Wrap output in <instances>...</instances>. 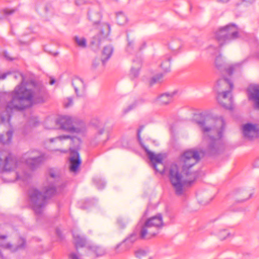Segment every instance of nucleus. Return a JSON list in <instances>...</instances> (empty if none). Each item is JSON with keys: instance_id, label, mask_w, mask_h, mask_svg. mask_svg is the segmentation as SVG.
<instances>
[{"instance_id": "nucleus-1", "label": "nucleus", "mask_w": 259, "mask_h": 259, "mask_svg": "<svg viewBox=\"0 0 259 259\" xmlns=\"http://www.w3.org/2000/svg\"><path fill=\"white\" fill-rule=\"evenodd\" d=\"M15 79L21 78V83L11 93H4L1 100L10 98L5 105V111L2 114L1 121L10 124L13 111H21L30 107L34 104L42 103L46 101V92L43 88H37L33 84H26L24 75L21 73L14 75Z\"/></svg>"}, {"instance_id": "nucleus-2", "label": "nucleus", "mask_w": 259, "mask_h": 259, "mask_svg": "<svg viewBox=\"0 0 259 259\" xmlns=\"http://www.w3.org/2000/svg\"><path fill=\"white\" fill-rule=\"evenodd\" d=\"M200 155L195 149L186 151L181 155L182 172L187 178L184 179L176 164H171L169 168L168 177L176 194L181 196L184 192L185 185L191 184L197 178L198 174L192 170L193 167L199 161Z\"/></svg>"}, {"instance_id": "nucleus-3", "label": "nucleus", "mask_w": 259, "mask_h": 259, "mask_svg": "<svg viewBox=\"0 0 259 259\" xmlns=\"http://www.w3.org/2000/svg\"><path fill=\"white\" fill-rule=\"evenodd\" d=\"M196 123L203 133V141L207 144L205 152L210 155L218 154L224 149L221 140L225 127L223 118L214 120L209 117H202Z\"/></svg>"}, {"instance_id": "nucleus-4", "label": "nucleus", "mask_w": 259, "mask_h": 259, "mask_svg": "<svg viewBox=\"0 0 259 259\" xmlns=\"http://www.w3.org/2000/svg\"><path fill=\"white\" fill-rule=\"evenodd\" d=\"M57 193V190L53 184L44 186V194L36 188H30L28 192V200L34 212L36 214H41L47 203V199Z\"/></svg>"}, {"instance_id": "nucleus-5", "label": "nucleus", "mask_w": 259, "mask_h": 259, "mask_svg": "<svg viewBox=\"0 0 259 259\" xmlns=\"http://www.w3.org/2000/svg\"><path fill=\"white\" fill-rule=\"evenodd\" d=\"M72 118L69 116H63L58 117L55 121L49 120L46 122L47 129H61L71 133L83 134L86 130L85 123L80 121L78 126H74Z\"/></svg>"}, {"instance_id": "nucleus-6", "label": "nucleus", "mask_w": 259, "mask_h": 259, "mask_svg": "<svg viewBox=\"0 0 259 259\" xmlns=\"http://www.w3.org/2000/svg\"><path fill=\"white\" fill-rule=\"evenodd\" d=\"M161 214L148 219L141 227L139 236L141 239H149L157 235L163 226Z\"/></svg>"}, {"instance_id": "nucleus-7", "label": "nucleus", "mask_w": 259, "mask_h": 259, "mask_svg": "<svg viewBox=\"0 0 259 259\" xmlns=\"http://www.w3.org/2000/svg\"><path fill=\"white\" fill-rule=\"evenodd\" d=\"M219 46L230 43L239 37V28L236 25L230 23L220 28L215 33Z\"/></svg>"}, {"instance_id": "nucleus-8", "label": "nucleus", "mask_w": 259, "mask_h": 259, "mask_svg": "<svg viewBox=\"0 0 259 259\" xmlns=\"http://www.w3.org/2000/svg\"><path fill=\"white\" fill-rule=\"evenodd\" d=\"M247 61V59H245L239 62L226 64L222 55H220L215 58V65L220 72L231 76L239 72L241 70L243 65Z\"/></svg>"}, {"instance_id": "nucleus-9", "label": "nucleus", "mask_w": 259, "mask_h": 259, "mask_svg": "<svg viewBox=\"0 0 259 259\" xmlns=\"http://www.w3.org/2000/svg\"><path fill=\"white\" fill-rule=\"evenodd\" d=\"M16 159L10 154L0 152V172L11 171L19 167Z\"/></svg>"}, {"instance_id": "nucleus-10", "label": "nucleus", "mask_w": 259, "mask_h": 259, "mask_svg": "<svg viewBox=\"0 0 259 259\" xmlns=\"http://www.w3.org/2000/svg\"><path fill=\"white\" fill-rule=\"evenodd\" d=\"M25 162L32 169H34L41 164L46 159L44 153L40 151L32 150L27 153Z\"/></svg>"}, {"instance_id": "nucleus-11", "label": "nucleus", "mask_w": 259, "mask_h": 259, "mask_svg": "<svg viewBox=\"0 0 259 259\" xmlns=\"http://www.w3.org/2000/svg\"><path fill=\"white\" fill-rule=\"evenodd\" d=\"M146 154L148 156L149 159L152 163L153 167L157 171L162 174L164 171L165 167L162 163V156L161 154H155L153 152L150 151L146 147L143 146Z\"/></svg>"}, {"instance_id": "nucleus-12", "label": "nucleus", "mask_w": 259, "mask_h": 259, "mask_svg": "<svg viewBox=\"0 0 259 259\" xmlns=\"http://www.w3.org/2000/svg\"><path fill=\"white\" fill-rule=\"evenodd\" d=\"M242 130L245 139L252 140L259 137V126L256 124L246 123L242 125Z\"/></svg>"}, {"instance_id": "nucleus-13", "label": "nucleus", "mask_w": 259, "mask_h": 259, "mask_svg": "<svg viewBox=\"0 0 259 259\" xmlns=\"http://www.w3.org/2000/svg\"><path fill=\"white\" fill-rule=\"evenodd\" d=\"M219 103L224 108L231 110L233 108V99L231 93L224 92L218 94Z\"/></svg>"}, {"instance_id": "nucleus-14", "label": "nucleus", "mask_w": 259, "mask_h": 259, "mask_svg": "<svg viewBox=\"0 0 259 259\" xmlns=\"http://www.w3.org/2000/svg\"><path fill=\"white\" fill-rule=\"evenodd\" d=\"M233 88V83L230 80L225 78L219 79L215 87L217 94L224 92L231 93Z\"/></svg>"}, {"instance_id": "nucleus-15", "label": "nucleus", "mask_w": 259, "mask_h": 259, "mask_svg": "<svg viewBox=\"0 0 259 259\" xmlns=\"http://www.w3.org/2000/svg\"><path fill=\"white\" fill-rule=\"evenodd\" d=\"M71 157L70 158V170L72 172H75L81 163L79 153L74 149L70 148Z\"/></svg>"}, {"instance_id": "nucleus-16", "label": "nucleus", "mask_w": 259, "mask_h": 259, "mask_svg": "<svg viewBox=\"0 0 259 259\" xmlns=\"http://www.w3.org/2000/svg\"><path fill=\"white\" fill-rule=\"evenodd\" d=\"M248 99L251 101L255 109L259 110V87L254 86L248 90Z\"/></svg>"}, {"instance_id": "nucleus-17", "label": "nucleus", "mask_w": 259, "mask_h": 259, "mask_svg": "<svg viewBox=\"0 0 259 259\" xmlns=\"http://www.w3.org/2000/svg\"><path fill=\"white\" fill-rule=\"evenodd\" d=\"M138 235L137 233L134 232L130 235L124 239L122 242L117 244L115 247V250H117L119 247L122 245H124L125 246L123 249V251L128 250L132 246V244L137 240Z\"/></svg>"}, {"instance_id": "nucleus-18", "label": "nucleus", "mask_w": 259, "mask_h": 259, "mask_svg": "<svg viewBox=\"0 0 259 259\" xmlns=\"http://www.w3.org/2000/svg\"><path fill=\"white\" fill-rule=\"evenodd\" d=\"M100 31L101 34L93 37L91 40V46L94 51L99 50L101 44L105 39L104 33L101 27L100 28Z\"/></svg>"}, {"instance_id": "nucleus-19", "label": "nucleus", "mask_w": 259, "mask_h": 259, "mask_svg": "<svg viewBox=\"0 0 259 259\" xmlns=\"http://www.w3.org/2000/svg\"><path fill=\"white\" fill-rule=\"evenodd\" d=\"M72 84L76 95L77 96H82L85 90V85L83 80L80 78L75 77L72 80Z\"/></svg>"}, {"instance_id": "nucleus-20", "label": "nucleus", "mask_w": 259, "mask_h": 259, "mask_svg": "<svg viewBox=\"0 0 259 259\" xmlns=\"http://www.w3.org/2000/svg\"><path fill=\"white\" fill-rule=\"evenodd\" d=\"M68 139H71L72 142L73 143V144H74V146L76 148H78L81 143V140L80 138L76 137H71L69 136H65V135L60 136H58V137H57L55 138H50L48 140V141L50 143H52L54 142H57L58 141H61L63 140Z\"/></svg>"}, {"instance_id": "nucleus-21", "label": "nucleus", "mask_w": 259, "mask_h": 259, "mask_svg": "<svg viewBox=\"0 0 259 259\" xmlns=\"http://www.w3.org/2000/svg\"><path fill=\"white\" fill-rule=\"evenodd\" d=\"M73 241L75 247L77 249L79 247H83L85 246L87 243L86 239L76 232H73Z\"/></svg>"}, {"instance_id": "nucleus-22", "label": "nucleus", "mask_w": 259, "mask_h": 259, "mask_svg": "<svg viewBox=\"0 0 259 259\" xmlns=\"http://www.w3.org/2000/svg\"><path fill=\"white\" fill-rule=\"evenodd\" d=\"M174 95V93L162 94L157 98V101L161 105L168 104L172 102Z\"/></svg>"}, {"instance_id": "nucleus-23", "label": "nucleus", "mask_w": 259, "mask_h": 259, "mask_svg": "<svg viewBox=\"0 0 259 259\" xmlns=\"http://www.w3.org/2000/svg\"><path fill=\"white\" fill-rule=\"evenodd\" d=\"M134 64L132 67L131 70V77L133 78L137 77L139 74V69L142 65V60L141 59H138L137 61H133Z\"/></svg>"}, {"instance_id": "nucleus-24", "label": "nucleus", "mask_w": 259, "mask_h": 259, "mask_svg": "<svg viewBox=\"0 0 259 259\" xmlns=\"http://www.w3.org/2000/svg\"><path fill=\"white\" fill-rule=\"evenodd\" d=\"M182 47V43L180 39L171 40L168 44V48L174 54L177 53Z\"/></svg>"}, {"instance_id": "nucleus-25", "label": "nucleus", "mask_w": 259, "mask_h": 259, "mask_svg": "<svg viewBox=\"0 0 259 259\" xmlns=\"http://www.w3.org/2000/svg\"><path fill=\"white\" fill-rule=\"evenodd\" d=\"M113 52V48L110 46H107L104 47L102 52V62L103 65L105 62L108 60L111 57Z\"/></svg>"}, {"instance_id": "nucleus-26", "label": "nucleus", "mask_w": 259, "mask_h": 259, "mask_svg": "<svg viewBox=\"0 0 259 259\" xmlns=\"http://www.w3.org/2000/svg\"><path fill=\"white\" fill-rule=\"evenodd\" d=\"M170 59L171 57L169 55H165L162 58L161 67L165 72H168L170 70Z\"/></svg>"}, {"instance_id": "nucleus-27", "label": "nucleus", "mask_w": 259, "mask_h": 259, "mask_svg": "<svg viewBox=\"0 0 259 259\" xmlns=\"http://www.w3.org/2000/svg\"><path fill=\"white\" fill-rule=\"evenodd\" d=\"M13 132L12 130L8 131L5 135H0V143L3 144H8L11 142Z\"/></svg>"}, {"instance_id": "nucleus-28", "label": "nucleus", "mask_w": 259, "mask_h": 259, "mask_svg": "<svg viewBox=\"0 0 259 259\" xmlns=\"http://www.w3.org/2000/svg\"><path fill=\"white\" fill-rule=\"evenodd\" d=\"M88 16L89 20L93 22V24H98L100 22L101 18V15L100 13L92 11L89 12Z\"/></svg>"}, {"instance_id": "nucleus-29", "label": "nucleus", "mask_w": 259, "mask_h": 259, "mask_svg": "<svg viewBox=\"0 0 259 259\" xmlns=\"http://www.w3.org/2000/svg\"><path fill=\"white\" fill-rule=\"evenodd\" d=\"M238 193V199H239V201H240L247 200L250 198L253 194V193L244 190H240Z\"/></svg>"}, {"instance_id": "nucleus-30", "label": "nucleus", "mask_w": 259, "mask_h": 259, "mask_svg": "<svg viewBox=\"0 0 259 259\" xmlns=\"http://www.w3.org/2000/svg\"><path fill=\"white\" fill-rule=\"evenodd\" d=\"M129 223V220L126 218L119 217L117 219V225L119 229H124Z\"/></svg>"}, {"instance_id": "nucleus-31", "label": "nucleus", "mask_w": 259, "mask_h": 259, "mask_svg": "<svg viewBox=\"0 0 259 259\" xmlns=\"http://www.w3.org/2000/svg\"><path fill=\"white\" fill-rule=\"evenodd\" d=\"M117 23L120 25H123L127 22V18L122 12H118L116 15Z\"/></svg>"}, {"instance_id": "nucleus-32", "label": "nucleus", "mask_w": 259, "mask_h": 259, "mask_svg": "<svg viewBox=\"0 0 259 259\" xmlns=\"http://www.w3.org/2000/svg\"><path fill=\"white\" fill-rule=\"evenodd\" d=\"M74 40L76 45L80 48H85L87 47V40L83 37L75 36Z\"/></svg>"}, {"instance_id": "nucleus-33", "label": "nucleus", "mask_w": 259, "mask_h": 259, "mask_svg": "<svg viewBox=\"0 0 259 259\" xmlns=\"http://www.w3.org/2000/svg\"><path fill=\"white\" fill-rule=\"evenodd\" d=\"M104 131L105 130L104 128H103L99 130V131H98V132L97 133L95 136V140L100 142H102L103 143L106 142V140L108 139V135H106L105 138H102L103 135L104 133Z\"/></svg>"}, {"instance_id": "nucleus-34", "label": "nucleus", "mask_w": 259, "mask_h": 259, "mask_svg": "<svg viewBox=\"0 0 259 259\" xmlns=\"http://www.w3.org/2000/svg\"><path fill=\"white\" fill-rule=\"evenodd\" d=\"M90 250L97 256H101L104 254L105 251L102 247L99 246H93L90 247Z\"/></svg>"}, {"instance_id": "nucleus-35", "label": "nucleus", "mask_w": 259, "mask_h": 259, "mask_svg": "<svg viewBox=\"0 0 259 259\" xmlns=\"http://www.w3.org/2000/svg\"><path fill=\"white\" fill-rule=\"evenodd\" d=\"M217 236L221 240H224L230 236V233L227 229L220 230L217 233Z\"/></svg>"}, {"instance_id": "nucleus-36", "label": "nucleus", "mask_w": 259, "mask_h": 259, "mask_svg": "<svg viewBox=\"0 0 259 259\" xmlns=\"http://www.w3.org/2000/svg\"><path fill=\"white\" fill-rule=\"evenodd\" d=\"M93 181L98 189H102L105 186V182L99 178H94Z\"/></svg>"}, {"instance_id": "nucleus-37", "label": "nucleus", "mask_w": 259, "mask_h": 259, "mask_svg": "<svg viewBox=\"0 0 259 259\" xmlns=\"http://www.w3.org/2000/svg\"><path fill=\"white\" fill-rule=\"evenodd\" d=\"M127 45L126 47V51L129 53H132L134 47V41L133 39H130L128 35H127Z\"/></svg>"}, {"instance_id": "nucleus-38", "label": "nucleus", "mask_w": 259, "mask_h": 259, "mask_svg": "<svg viewBox=\"0 0 259 259\" xmlns=\"http://www.w3.org/2000/svg\"><path fill=\"white\" fill-rule=\"evenodd\" d=\"M16 179L17 180H22L23 181H26L30 177L29 175L26 174L25 173H23V174H20L18 171H16L15 172Z\"/></svg>"}, {"instance_id": "nucleus-39", "label": "nucleus", "mask_w": 259, "mask_h": 259, "mask_svg": "<svg viewBox=\"0 0 259 259\" xmlns=\"http://www.w3.org/2000/svg\"><path fill=\"white\" fill-rule=\"evenodd\" d=\"M135 255L136 257L140 259L147 255V251L142 249H139L135 251Z\"/></svg>"}, {"instance_id": "nucleus-40", "label": "nucleus", "mask_w": 259, "mask_h": 259, "mask_svg": "<svg viewBox=\"0 0 259 259\" xmlns=\"http://www.w3.org/2000/svg\"><path fill=\"white\" fill-rule=\"evenodd\" d=\"M162 77H163L162 74H161V73L158 74L157 75H156L152 78V79L151 80L150 83L151 84H154L155 83L159 82L161 81V80L162 79Z\"/></svg>"}, {"instance_id": "nucleus-41", "label": "nucleus", "mask_w": 259, "mask_h": 259, "mask_svg": "<svg viewBox=\"0 0 259 259\" xmlns=\"http://www.w3.org/2000/svg\"><path fill=\"white\" fill-rule=\"evenodd\" d=\"M65 107H69L73 104V99L71 97L67 98L64 103Z\"/></svg>"}, {"instance_id": "nucleus-42", "label": "nucleus", "mask_w": 259, "mask_h": 259, "mask_svg": "<svg viewBox=\"0 0 259 259\" xmlns=\"http://www.w3.org/2000/svg\"><path fill=\"white\" fill-rule=\"evenodd\" d=\"M69 259H81L78 252H71L69 255Z\"/></svg>"}, {"instance_id": "nucleus-43", "label": "nucleus", "mask_w": 259, "mask_h": 259, "mask_svg": "<svg viewBox=\"0 0 259 259\" xmlns=\"http://www.w3.org/2000/svg\"><path fill=\"white\" fill-rule=\"evenodd\" d=\"M38 123V120L36 117H32L29 121V124L32 126H36Z\"/></svg>"}, {"instance_id": "nucleus-44", "label": "nucleus", "mask_w": 259, "mask_h": 259, "mask_svg": "<svg viewBox=\"0 0 259 259\" xmlns=\"http://www.w3.org/2000/svg\"><path fill=\"white\" fill-rule=\"evenodd\" d=\"M16 11V9H6L4 10V13L6 15H11L13 13H14Z\"/></svg>"}, {"instance_id": "nucleus-45", "label": "nucleus", "mask_w": 259, "mask_h": 259, "mask_svg": "<svg viewBox=\"0 0 259 259\" xmlns=\"http://www.w3.org/2000/svg\"><path fill=\"white\" fill-rule=\"evenodd\" d=\"M136 103H135L134 104L130 105L127 108L124 109V111H123L124 113H126L129 111L134 109L136 107Z\"/></svg>"}, {"instance_id": "nucleus-46", "label": "nucleus", "mask_w": 259, "mask_h": 259, "mask_svg": "<svg viewBox=\"0 0 259 259\" xmlns=\"http://www.w3.org/2000/svg\"><path fill=\"white\" fill-rule=\"evenodd\" d=\"M144 126H141L138 129V134H137V136H138V139L139 141L140 142H141V137H140V133L142 131V130H143Z\"/></svg>"}, {"instance_id": "nucleus-47", "label": "nucleus", "mask_w": 259, "mask_h": 259, "mask_svg": "<svg viewBox=\"0 0 259 259\" xmlns=\"http://www.w3.org/2000/svg\"><path fill=\"white\" fill-rule=\"evenodd\" d=\"M86 3V0H75V4L78 6L82 5Z\"/></svg>"}, {"instance_id": "nucleus-48", "label": "nucleus", "mask_w": 259, "mask_h": 259, "mask_svg": "<svg viewBox=\"0 0 259 259\" xmlns=\"http://www.w3.org/2000/svg\"><path fill=\"white\" fill-rule=\"evenodd\" d=\"M10 74H11L10 72H7L6 73H4L0 75V79H5L7 77V76Z\"/></svg>"}, {"instance_id": "nucleus-49", "label": "nucleus", "mask_w": 259, "mask_h": 259, "mask_svg": "<svg viewBox=\"0 0 259 259\" xmlns=\"http://www.w3.org/2000/svg\"><path fill=\"white\" fill-rule=\"evenodd\" d=\"M100 60L99 59H95L93 63V65L94 67H96L100 63Z\"/></svg>"}, {"instance_id": "nucleus-50", "label": "nucleus", "mask_w": 259, "mask_h": 259, "mask_svg": "<svg viewBox=\"0 0 259 259\" xmlns=\"http://www.w3.org/2000/svg\"><path fill=\"white\" fill-rule=\"evenodd\" d=\"M102 27H104V28H105L106 29L107 31H108V32L110 31V25L108 24H103L102 26Z\"/></svg>"}, {"instance_id": "nucleus-51", "label": "nucleus", "mask_w": 259, "mask_h": 259, "mask_svg": "<svg viewBox=\"0 0 259 259\" xmlns=\"http://www.w3.org/2000/svg\"><path fill=\"white\" fill-rule=\"evenodd\" d=\"M4 56L6 58H7L8 60H12V58L9 56L8 53L7 52H5L4 53Z\"/></svg>"}, {"instance_id": "nucleus-52", "label": "nucleus", "mask_w": 259, "mask_h": 259, "mask_svg": "<svg viewBox=\"0 0 259 259\" xmlns=\"http://www.w3.org/2000/svg\"><path fill=\"white\" fill-rule=\"evenodd\" d=\"M4 247L7 249H11L12 245L10 243H7L4 245Z\"/></svg>"}, {"instance_id": "nucleus-53", "label": "nucleus", "mask_w": 259, "mask_h": 259, "mask_svg": "<svg viewBox=\"0 0 259 259\" xmlns=\"http://www.w3.org/2000/svg\"><path fill=\"white\" fill-rule=\"evenodd\" d=\"M254 165L256 167H259V158L255 161Z\"/></svg>"}, {"instance_id": "nucleus-54", "label": "nucleus", "mask_w": 259, "mask_h": 259, "mask_svg": "<svg viewBox=\"0 0 259 259\" xmlns=\"http://www.w3.org/2000/svg\"><path fill=\"white\" fill-rule=\"evenodd\" d=\"M55 82V80L54 79H52L50 82V84H53Z\"/></svg>"}, {"instance_id": "nucleus-55", "label": "nucleus", "mask_w": 259, "mask_h": 259, "mask_svg": "<svg viewBox=\"0 0 259 259\" xmlns=\"http://www.w3.org/2000/svg\"><path fill=\"white\" fill-rule=\"evenodd\" d=\"M230 0H218V2L222 3H227L229 2Z\"/></svg>"}, {"instance_id": "nucleus-56", "label": "nucleus", "mask_w": 259, "mask_h": 259, "mask_svg": "<svg viewBox=\"0 0 259 259\" xmlns=\"http://www.w3.org/2000/svg\"><path fill=\"white\" fill-rule=\"evenodd\" d=\"M7 238V236L6 235H1L0 238L1 239H6Z\"/></svg>"}, {"instance_id": "nucleus-57", "label": "nucleus", "mask_w": 259, "mask_h": 259, "mask_svg": "<svg viewBox=\"0 0 259 259\" xmlns=\"http://www.w3.org/2000/svg\"><path fill=\"white\" fill-rule=\"evenodd\" d=\"M145 46H146V44H145V42H144V43H143V46H142V48H140L139 49V50H142L143 48H145Z\"/></svg>"}, {"instance_id": "nucleus-58", "label": "nucleus", "mask_w": 259, "mask_h": 259, "mask_svg": "<svg viewBox=\"0 0 259 259\" xmlns=\"http://www.w3.org/2000/svg\"><path fill=\"white\" fill-rule=\"evenodd\" d=\"M50 176H51V178H55V174H53V173H51V174H50Z\"/></svg>"}, {"instance_id": "nucleus-59", "label": "nucleus", "mask_w": 259, "mask_h": 259, "mask_svg": "<svg viewBox=\"0 0 259 259\" xmlns=\"http://www.w3.org/2000/svg\"><path fill=\"white\" fill-rule=\"evenodd\" d=\"M19 247H23V245H21V246H19Z\"/></svg>"}, {"instance_id": "nucleus-60", "label": "nucleus", "mask_w": 259, "mask_h": 259, "mask_svg": "<svg viewBox=\"0 0 259 259\" xmlns=\"http://www.w3.org/2000/svg\"><path fill=\"white\" fill-rule=\"evenodd\" d=\"M214 49H215V50H218V47H214Z\"/></svg>"}, {"instance_id": "nucleus-61", "label": "nucleus", "mask_w": 259, "mask_h": 259, "mask_svg": "<svg viewBox=\"0 0 259 259\" xmlns=\"http://www.w3.org/2000/svg\"><path fill=\"white\" fill-rule=\"evenodd\" d=\"M213 47L212 46H210L209 47V49H211V48H212Z\"/></svg>"}, {"instance_id": "nucleus-62", "label": "nucleus", "mask_w": 259, "mask_h": 259, "mask_svg": "<svg viewBox=\"0 0 259 259\" xmlns=\"http://www.w3.org/2000/svg\"><path fill=\"white\" fill-rule=\"evenodd\" d=\"M149 259H151V258H149Z\"/></svg>"}]
</instances>
